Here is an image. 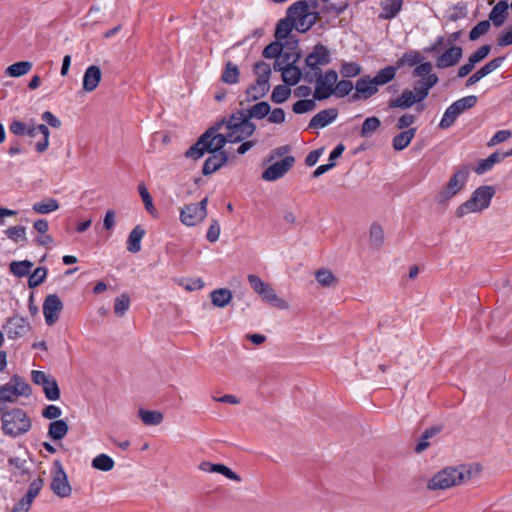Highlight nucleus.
Returning a JSON list of instances; mask_svg holds the SVG:
<instances>
[{
    "label": "nucleus",
    "mask_w": 512,
    "mask_h": 512,
    "mask_svg": "<svg viewBox=\"0 0 512 512\" xmlns=\"http://www.w3.org/2000/svg\"><path fill=\"white\" fill-rule=\"evenodd\" d=\"M480 471L478 464L445 467L430 478L427 488L431 491L449 489L472 479Z\"/></svg>",
    "instance_id": "nucleus-1"
},
{
    "label": "nucleus",
    "mask_w": 512,
    "mask_h": 512,
    "mask_svg": "<svg viewBox=\"0 0 512 512\" xmlns=\"http://www.w3.org/2000/svg\"><path fill=\"white\" fill-rule=\"evenodd\" d=\"M219 124L221 128H224L225 139L228 140V143H240L256 131L255 123L247 118L244 109L237 110L224 118Z\"/></svg>",
    "instance_id": "nucleus-2"
},
{
    "label": "nucleus",
    "mask_w": 512,
    "mask_h": 512,
    "mask_svg": "<svg viewBox=\"0 0 512 512\" xmlns=\"http://www.w3.org/2000/svg\"><path fill=\"white\" fill-rule=\"evenodd\" d=\"M317 6L316 2L310 5L307 1L300 0L288 8V15L293 20L296 31L305 33L316 23L319 16Z\"/></svg>",
    "instance_id": "nucleus-3"
},
{
    "label": "nucleus",
    "mask_w": 512,
    "mask_h": 512,
    "mask_svg": "<svg viewBox=\"0 0 512 512\" xmlns=\"http://www.w3.org/2000/svg\"><path fill=\"white\" fill-rule=\"evenodd\" d=\"M494 195L495 189L493 186L484 185L478 187L471 197L456 209V217L463 218L471 213L482 212L490 206Z\"/></svg>",
    "instance_id": "nucleus-4"
},
{
    "label": "nucleus",
    "mask_w": 512,
    "mask_h": 512,
    "mask_svg": "<svg viewBox=\"0 0 512 512\" xmlns=\"http://www.w3.org/2000/svg\"><path fill=\"white\" fill-rule=\"evenodd\" d=\"M1 424L3 433L11 437L27 433L32 426L30 417L20 408H13L3 412Z\"/></svg>",
    "instance_id": "nucleus-5"
},
{
    "label": "nucleus",
    "mask_w": 512,
    "mask_h": 512,
    "mask_svg": "<svg viewBox=\"0 0 512 512\" xmlns=\"http://www.w3.org/2000/svg\"><path fill=\"white\" fill-rule=\"evenodd\" d=\"M413 77L420 78L416 82L413 91L417 93L418 99L425 100L431 88H433L439 81L438 76L432 73V64L424 62L419 64L413 70Z\"/></svg>",
    "instance_id": "nucleus-6"
},
{
    "label": "nucleus",
    "mask_w": 512,
    "mask_h": 512,
    "mask_svg": "<svg viewBox=\"0 0 512 512\" xmlns=\"http://www.w3.org/2000/svg\"><path fill=\"white\" fill-rule=\"evenodd\" d=\"M247 280L253 291L258 294L264 302L274 305L275 307L282 310L289 308L288 302L278 297L275 290L268 283L264 282L259 276L249 274L247 276Z\"/></svg>",
    "instance_id": "nucleus-7"
},
{
    "label": "nucleus",
    "mask_w": 512,
    "mask_h": 512,
    "mask_svg": "<svg viewBox=\"0 0 512 512\" xmlns=\"http://www.w3.org/2000/svg\"><path fill=\"white\" fill-rule=\"evenodd\" d=\"M30 394V385L17 374L13 375L8 383L0 385V401L2 402L13 403L19 397H28Z\"/></svg>",
    "instance_id": "nucleus-8"
},
{
    "label": "nucleus",
    "mask_w": 512,
    "mask_h": 512,
    "mask_svg": "<svg viewBox=\"0 0 512 512\" xmlns=\"http://www.w3.org/2000/svg\"><path fill=\"white\" fill-rule=\"evenodd\" d=\"M50 474V488L53 493L60 498L70 497L72 494V487L68 480L67 473L65 472L63 465L59 460H55L53 462Z\"/></svg>",
    "instance_id": "nucleus-9"
},
{
    "label": "nucleus",
    "mask_w": 512,
    "mask_h": 512,
    "mask_svg": "<svg viewBox=\"0 0 512 512\" xmlns=\"http://www.w3.org/2000/svg\"><path fill=\"white\" fill-rule=\"evenodd\" d=\"M468 176V167L462 166L457 168L444 189L438 194V201L445 202L456 196L465 187Z\"/></svg>",
    "instance_id": "nucleus-10"
},
{
    "label": "nucleus",
    "mask_w": 512,
    "mask_h": 512,
    "mask_svg": "<svg viewBox=\"0 0 512 512\" xmlns=\"http://www.w3.org/2000/svg\"><path fill=\"white\" fill-rule=\"evenodd\" d=\"M208 198L202 199L199 203L184 205L180 210V221L188 227L200 224L207 216Z\"/></svg>",
    "instance_id": "nucleus-11"
},
{
    "label": "nucleus",
    "mask_w": 512,
    "mask_h": 512,
    "mask_svg": "<svg viewBox=\"0 0 512 512\" xmlns=\"http://www.w3.org/2000/svg\"><path fill=\"white\" fill-rule=\"evenodd\" d=\"M317 76L313 97L316 100L327 99L334 92V87L338 80V74L334 70H328L324 74L319 72Z\"/></svg>",
    "instance_id": "nucleus-12"
},
{
    "label": "nucleus",
    "mask_w": 512,
    "mask_h": 512,
    "mask_svg": "<svg viewBox=\"0 0 512 512\" xmlns=\"http://www.w3.org/2000/svg\"><path fill=\"white\" fill-rule=\"evenodd\" d=\"M2 329L9 339H18L26 335L31 326L26 318L13 315L5 320Z\"/></svg>",
    "instance_id": "nucleus-13"
},
{
    "label": "nucleus",
    "mask_w": 512,
    "mask_h": 512,
    "mask_svg": "<svg viewBox=\"0 0 512 512\" xmlns=\"http://www.w3.org/2000/svg\"><path fill=\"white\" fill-rule=\"evenodd\" d=\"M221 125L217 123L213 127L209 128L200 138L205 139V149L209 153L223 151L222 148L228 142L224 133H219Z\"/></svg>",
    "instance_id": "nucleus-14"
},
{
    "label": "nucleus",
    "mask_w": 512,
    "mask_h": 512,
    "mask_svg": "<svg viewBox=\"0 0 512 512\" xmlns=\"http://www.w3.org/2000/svg\"><path fill=\"white\" fill-rule=\"evenodd\" d=\"M329 61V50L321 44H317L305 59L307 67L315 71V75H318L321 67L327 65Z\"/></svg>",
    "instance_id": "nucleus-15"
},
{
    "label": "nucleus",
    "mask_w": 512,
    "mask_h": 512,
    "mask_svg": "<svg viewBox=\"0 0 512 512\" xmlns=\"http://www.w3.org/2000/svg\"><path fill=\"white\" fill-rule=\"evenodd\" d=\"M63 303L58 295L49 294L43 302V315L48 326L54 325L59 319Z\"/></svg>",
    "instance_id": "nucleus-16"
},
{
    "label": "nucleus",
    "mask_w": 512,
    "mask_h": 512,
    "mask_svg": "<svg viewBox=\"0 0 512 512\" xmlns=\"http://www.w3.org/2000/svg\"><path fill=\"white\" fill-rule=\"evenodd\" d=\"M293 156H287L282 160L270 165L263 173L262 179L265 181H276L283 177L294 165Z\"/></svg>",
    "instance_id": "nucleus-17"
},
{
    "label": "nucleus",
    "mask_w": 512,
    "mask_h": 512,
    "mask_svg": "<svg viewBox=\"0 0 512 512\" xmlns=\"http://www.w3.org/2000/svg\"><path fill=\"white\" fill-rule=\"evenodd\" d=\"M355 90L354 100L368 99L378 92V87L372 77L365 75L356 81Z\"/></svg>",
    "instance_id": "nucleus-18"
},
{
    "label": "nucleus",
    "mask_w": 512,
    "mask_h": 512,
    "mask_svg": "<svg viewBox=\"0 0 512 512\" xmlns=\"http://www.w3.org/2000/svg\"><path fill=\"white\" fill-rule=\"evenodd\" d=\"M463 55V49L459 46H452L436 59L437 68L443 69L456 65Z\"/></svg>",
    "instance_id": "nucleus-19"
},
{
    "label": "nucleus",
    "mask_w": 512,
    "mask_h": 512,
    "mask_svg": "<svg viewBox=\"0 0 512 512\" xmlns=\"http://www.w3.org/2000/svg\"><path fill=\"white\" fill-rule=\"evenodd\" d=\"M419 102H422V100L418 99L417 93L413 90L405 89L400 96L390 99L388 106L389 108L408 109Z\"/></svg>",
    "instance_id": "nucleus-20"
},
{
    "label": "nucleus",
    "mask_w": 512,
    "mask_h": 512,
    "mask_svg": "<svg viewBox=\"0 0 512 512\" xmlns=\"http://www.w3.org/2000/svg\"><path fill=\"white\" fill-rule=\"evenodd\" d=\"M102 78L101 69L96 65L89 66L83 75L82 87L85 92L94 91Z\"/></svg>",
    "instance_id": "nucleus-21"
},
{
    "label": "nucleus",
    "mask_w": 512,
    "mask_h": 512,
    "mask_svg": "<svg viewBox=\"0 0 512 512\" xmlns=\"http://www.w3.org/2000/svg\"><path fill=\"white\" fill-rule=\"evenodd\" d=\"M210 154L211 155L206 159L202 169V173L205 176L214 173L228 161V154L226 151L214 152Z\"/></svg>",
    "instance_id": "nucleus-22"
},
{
    "label": "nucleus",
    "mask_w": 512,
    "mask_h": 512,
    "mask_svg": "<svg viewBox=\"0 0 512 512\" xmlns=\"http://www.w3.org/2000/svg\"><path fill=\"white\" fill-rule=\"evenodd\" d=\"M337 110L334 108L325 109L317 113L309 122L308 128L321 129L332 123L337 118Z\"/></svg>",
    "instance_id": "nucleus-23"
},
{
    "label": "nucleus",
    "mask_w": 512,
    "mask_h": 512,
    "mask_svg": "<svg viewBox=\"0 0 512 512\" xmlns=\"http://www.w3.org/2000/svg\"><path fill=\"white\" fill-rule=\"evenodd\" d=\"M44 480L39 477L34 479L28 488L25 497L19 502V506L22 507L23 512H27L33 500L37 497L41 489L43 488Z\"/></svg>",
    "instance_id": "nucleus-24"
},
{
    "label": "nucleus",
    "mask_w": 512,
    "mask_h": 512,
    "mask_svg": "<svg viewBox=\"0 0 512 512\" xmlns=\"http://www.w3.org/2000/svg\"><path fill=\"white\" fill-rule=\"evenodd\" d=\"M403 0H381L380 7L382 9L379 17L381 19H393L401 11Z\"/></svg>",
    "instance_id": "nucleus-25"
},
{
    "label": "nucleus",
    "mask_w": 512,
    "mask_h": 512,
    "mask_svg": "<svg viewBox=\"0 0 512 512\" xmlns=\"http://www.w3.org/2000/svg\"><path fill=\"white\" fill-rule=\"evenodd\" d=\"M270 112V104L265 101L258 102L248 109H244V114L251 121V119L261 120L268 118Z\"/></svg>",
    "instance_id": "nucleus-26"
},
{
    "label": "nucleus",
    "mask_w": 512,
    "mask_h": 512,
    "mask_svg": "<svg viewBox=\"0 0 512 512\" xmlns=\"http://www.w3.org/2000/svg\"><path fill=\"white\" fill-rule=\"evenodd\" d=\"M144 235L145 230L140 225L135 226L128 236L127 250L131 253L139 252Z\"/></svg>",
    "instance_id": "nucleus-27"
},
{
    "label": "nucleus",
    "mask_w": 512,
    "mask_h": 512,
    "mask_svg": "<svg viewBox=\"0 0 512 512\" xmlns=\"http://www.w3.org/2000/svg\"><path fill=\"white\" fill-rule=\"evenodd\" d=\"M315 279L324 288H335L339 282L333 272L326 268L317 270L315 272Z\"/></svg>",
    "instance_id": "nucleus-28"
},
{
    "label": "nucleus",
    "mask_w": 512,
    "mask_h": 512,
    "mask_svg": "<svg viewBox=\"0 0 512 512\" xmlns=\"http://www.w3.org/2000/svg\"><path fill=\"white\" fill-rule=\"evenodd\" d=\"M415 134H416L415 128H410L406 131H403V132L397 134L392 140L393 148L396 151H402L411 143V141L415 137Z\"/></svg>",
    "instance_id": "nucleus-29"
},
{
    "label": "nucleus",
    "mask_w": 512,
    "mask_h": 512,
    "mask_svg": "<svg viewBox=\"0 0 512 512\" xmlns=\"http://www.w3.org/2000/svg\"><path fill=\"white\" fill-rule=\"evenodd\" d=\"M232 293L229 289L220 288L210 293V298L214 306L224 308L232 300Z\"/></svg>",
    "instance_id": "nucleus-30"
},
{
    "label": "nucleus",
    "mask_w": 512,
    "mask_h": 512,
    "mask_svg": "<svg viewBox=\"0 0 512 512\" xmlns=\"http://www.w3.org/2000/svg\"><path fill=\"white\" fill-rule=\"evenodd\" d=\"M59 202L54 198H44L32 205V210L37 214H49L59 209Z\"/></svg>",
    "instance_id": "nucleus-31"
},
{
    "label": "nucleus",
    "mask_w": 512,
    "mask_h": 512,
    "mask_svg": "<svg viewBox=\"0 0 512 512\" xmlns=\"http://www.w3.org/2000/svg\"><path fill=\"white\" fill-rule=\"evenodd\" d=\"M299 59L298 53H281L274 62L273 68L275 71L282 73L284 69L289 68L295 64Z\"/></svg>",
    "instance_id": "nucleus-32"
},
{
    "label": "nucleus",
    "mask_w": 512,
    "mask_h": 512,
    "mask_svg": "<svg viewBox=\"0 0 512 512\" xmlns=\"http://www.w3.org/2000/svg\"><path fill=\"white\" fill-rule=\"evenodd\" d=\"M68 424L64 420H56L49 424L48 436L53 440H61L68 433Z\"/></svg>",
    "instance_id": "nucleus-33"
},
{
    "label": "nucleus",
    "mask_w": 512,
    "mask_h": 512,
    "mask_svg": "<svg viewBox=\"0 0 512 512\" xmlns=\"http://www.w3.org/2000/svg\"><path fill=\"white\" fill-rule=\"evenodd\" d=\"M397 67L395 66H387L377 72V74L373 77L374 84L379 86H383L390 81H392L397 73Z\"/></svg>",
    "instance_id": "nucleus-34"
},
{
    "label": "nucleus",
    "mask_w": 512,
    "mask_h": 512,
    "mask_svg": "<svg viewBox=\"0 0 512 512\" xmlns=\"http://www.w3.org/2000/svg\"><path fill=\"white\" fill-rule=\"evenodd\" d=\"M293 29H295L294 22L289 17L287 12L286 17L284 19H281L277 24L275 37L278 40L286 39Z\"/></svg>",
    "instance_id": "nucleus-35"
},
{
    "label": "nucleus",
    "mask_w": 512,
    "mask_h": 512,
    "mask_svg": "<svg viewBox=\"0 0 512 512\" xmlns=\"http://www.w3.org/2000/svg\"><path fill=\"white\" fill-rule=\"evenodd\" d=\"M508 155L499 154L497 152L492 153L488 158L482 160L475 169V172L479 175L486 173L489 171L496 163L502 161Z\"/></svg>",
    "instance_id": "nucleus-36"
},
{
    "label": "nucleus",
    "mask_w": 512,
    "mask_h": 512,
    "mask_svg": "<svg viewBox=\"0 0 512 512\" xmlns=\"http://www.w3.org/2000/svg\"><path fill=\"white\" fill-rule=\"evenodd\" d=\"M33 67L30 61H19L6 68V74L10 77H21L31 71Z\"/></svg>",
    "instance_id": "nucleus-37"
},
{
    "label": "nucleus",
    "mask_w": 512,
    "mask_h": 512,
    "mask_svg": "<svg viewBox=\"0 0 512 512\" xmlns=\"http://www.w3.org/2000/svg\"><path fill=\"white\" fill-rule=\"evenodd\" d=\"M91 466L96 470L108 472L114 468L115 462L109 455L102 453L93 458Z\"/></svg>",
    "instance_id": "nucleus-38"
},
{
    "label": "nucleus",
    "mask_w": 512,
    "mask_h": 512,
    "mask_svg": "<svg viewBox=\"0 0 512 512\" xmlns=\"http://www.w3.org/2000/svg\"><path fill=\"white\" fill-rule=\"evenodd\" d=\"M138 416L145 425L154 426L163 422V414L159 411H148L139 409Z\"/></svg>",
    "instance_id": "nucleus-39"
},
{
    "label": "nucleus",
    "mask_w": 512,
    "mask_h": 512,
    "mask_svg": "<svg viewBox=\"0 0 512 512\" xmlns=\"http://www.w3.org/2000/svg\"><path fill=\"white\" fill-rule=\"evenodd\" d=\"M283 82L288 86L296 85L302 76V72L300 68H298L295 64L291 65L289 68L284 69L281 73Z\"/></svg>",
    "instance_id": "nucleus-40"
},
{
    "label": "nucleus",
    "mask_w": 512,
    "mask_h": 512,
    "mask_svg": "<svg viewBox=\"0 0 512 512\" xmlns=\"http://www.w3.org/2000/svg\"><path fill=\"white\" fill-rule=\"evenodd\" d=\"M507 8L508 4L505 1H500L493 7L490 12L489 19L495 26L499 27L504 23Z\"/></svg>",
    "instance_id": "nucleus-41"
},
{
    "label": "nucleus",
    "mask_w": 512,
    "mask_h": 512,
    "mask_svg": "<svg viewBox=\"0 0 512 512\" xmlns=\"http://www.w3.org/2000/svg\"><path fill=\"white\" fill-rule=\"evenodd\" d=\"M4 234L8 239L13 241L14 243L27 242L26 228L24 226L17 225L9 227L4 231Z\"/></svg>",
    "instance_id": "nucleus-42"
},
{
    "label": "nucleus",
    "mask_w": 512,
    "mask_h": 512,
    "mask_svg": "<svg viewBox=\"0 0 512 512\" xmlns=\"http://www.w3.org/2000/svg\"><path fill=\"white\" fill-rule=\"evenodd\" d=\"M239 76L240 72L238 67L235 64L228 62L222 73L221 79L224 83L233 85L239 82Z\"/></svg>",
    "instance_id": "nucleus-43"
},
{
    "label": "nucleus",
    "mask_w": 512,
    "mask_h": 512,
    "mask_svg": "<svg viewBox=\"0 0 512 512\" xmlns=\"http://www.w3.org/2000/svg\"><path fill=\"white\" fill-rule=\"evenodd\" d=\"M370 244L375 248H380L384 243V231L381 225L373 223L369 230Z\"/></svg>",
    "instance_id": "nucleus-44"
},
{
    "label": "nucleus",
    "mask_w": 512,
    "mask_h": 512,
    "mask_svg": "<svg viewBox=\"0 0 512 512\" xmlns=\"http://www.w3.org/2000/svg\"><path fill=\"white\" fill-rule=\"evenodd\" d=\"M381 121L379 118L372 116L367 119L362 124V128L360 131L361 137L368 138L371 137L376 130L380 127Z\"/></svg>",
    "instance_id": "nucleus-45"
},
{
    "label": "nucleus",
    "mask_w": 512,
    "mask_h": 512,
    "mask_svg": "<svg viewBox=\"0 0 512 512\" xmlns=\"http://www.w3.org/2000/svg\"><path fill=\"white\" fill-rule=\"evenodd\" d=\"M476 103H477V97L474 95H470V96L463 97V98L453 102L451 104V107H453V109L456 111V113L461 115L466 110L473 108L476 105Z\"/></svg>",
    "instance_id": "nucleus-46"
},
{
    "label": "nucleus",
    "mask_w": 512,
    "mask_h": 512,
    "mask_svg": "<svg viewBox=\"0 0 512 512\" xmlns=\"http://www.w3.org/2000/svg\"><path fill=\"white\" fill-rule=\"evenodd\" d=\"M291 89L285 85H277L271 93V101L275 104H282L289 99Z\"/></svg>",
    "instance_id": "nucleus-47"
},
{
    "label": "nucleus",
    "mask_w": 512,
    "mask_h": 512,
    "mask_svg": "<svg viewBox=\"0 0 512 512\" xmlns=\"http://www.w3.org/2000/svg\"><path fill=\"white\" fill-rule=\"evenodd\" d=\"M46 398L50 401H55L60 398V390L55 378L51 377L42 386Z\"/></svg>",
    "instance_id": "nucleus-48"
},
{
    "label": "nucleus",
    "mask_w": 512,
    "mask_h": 512,
    "mask_svg": "<svg viewBox=\"0 0 512 512\" xmlns=\"http://www.w3.org/2000/svg\"><path fill=\"white\" fill-rule=\"evenodd\" d=\"M32 266L33 263L28 260L14 261L10 264V271L15 276L23 277L29 273Z\"/></svg>",
    "instance_id": "nucleus-49"
},
{
    "label": "nucleus",
    "mask_w": 512,
    "mask_h": 512,
    "mask_svg": "<svg viewBox=\"0 0 512 512\" xmlns=\"http://www.w3.org/2000/svg\"><path fill=\"white\" fill-rule=\"evenodd\" d=\"M205 139L206 138H199L198 141L185 152V156L194 160L201 158L207 152L204 144Z\"/></svg>",
    "instance_id": "nucleus-50"
},
{
    "label": "nucleus",
    "mask_w": 512,
    "mask_h": 512,
    "mask_svg": "<svg viewBox=\"0 0 512 512\" xmlns=\"http://www.w3.org/2000/svg\"><path fill=\"white\" fill-rule=\"evenodd\" d=\"M422 56L418 51H410L405 53L398 61L397 68H400L403 65L415 66L417 64H421Z\"/></svg>",
    "instance_id": "nucleus-51"
},
{
    "label": "nucleus",
    "mask_w": 512,
    "mask_h": 512,
    "mask_svg": "<svg viewBox=\"0 0 512 512\" xmlns=\"http://www.w3.org/2000/svg\"><path fill=\"white\" fill-rule=\"evenodd\" d=\"M316 99H302L295 102L292 106V110L295 114H303L313 111L316 108Z\"/></svg>",
    "instance_id": "nucleus-52"
},
{
    "label": "nucleus",
    "mask_w": 512,
    "mask_h": 512,
    "mask_svg": "<svg viewBox=\"0 0 512 512\" xmlns=\"http://www.w3.org/2000/svg\"><path fill=\"white\" fill-rule=\"evenodd\" d=\"M138 191H139V194L141 196V199L145 205V209L151 214V215H156L157 213V210L153 204V199L150 195V193L148 192V189L146 188V186L144 184H140L138 186Z\"/></svg>",
    "instance_id": "nucleus-53"
},
{
    "label": "nucleus",
    "mask_w": 512,
    "mask_h": 512,
    "mask_svg": "<svg viewBox=\"0 0 512 512\" xmlns=\"http://www.w3.org/2000/svg\"><path fill=\"white\" fill-rule=\"evenodd\" d=\"M130 307V298L126 293L116 297L114 302V312L117 316H123Z\"/></svg>",
    "instance_id": "nucleus-54"
},
{
    "label": "nucleus",
    "mask_w": 512,
    "mask_h": 512,
    "mask_svg": "<svg viewBox=\"0 0 512 512\" xmlns=\"http://www.w3.org/2000/svg\"><path fill=\"white\" fill-rule=\"evenodd\" d=\"M47 277V269L44 267H38L34 270V272L29 276L28 286L30 288H35L42 284Z\"/></svg>",
    "instance_id": "nucleus-55"
},
{
    "label": "nucleus",
    "mask_w": 512,
    "mask_h": 512,
    "mask_svg": "<svg viewBox=\"0 0 512 512\" xmlns=\"http://www.w3.org/2000/svg\"><path fill=\"white\" fill-rule=\"evenodd\" d=\"M267 93V89H264L261 85H257L256 83L251 84L245 91L247 101L259 100Z\"/></svg>",
    "instance_id": "nucleus-56"
},
{
    "label": "nucleus",
    "mask_w": 512,
    "mask_h": 512,
    "mask_svg": "<svg viewBox=\"0 0 512 512\" xmlns=\"http://www.w3.org/2000/svg\"><path fill=\"white\" fill-rule=\"evenodd\" d=\"M460 115L451 107V105L445 110L443 117L439 123L441 129L450 128Z\"/></svg>",
    "instance_id": "nucleus-57"
},
{
    "label": "nucleus",
    "mask_w": 512,
    "mask_h": 512,
    "mask_svg": "<svg viewBox=\"0 0 512 512\" xmlns=\"http://www.w3.org/2000/svg\"><path fill=\"white\" fill-rule=\"evenodd\" d=\"M491 27L489 20L480 21L469 33V39L471 41H475L479 39L482 35L486 34Z\"/></svg>",
    "instance_id": "nucleus-58"
},
{
    "label": "nucleus",
    "mask_w": 512,
    "mask_h": 512,
    "mask_svg": "<svg viewBox=\"0 0 512 512\" xmlns=\"http://www.w3.org/2000/svg\"><path fill=\"white\" fill-rule=\"evenodd\" d=\"M39 132L42 134L43 138L42 140L38 141L35 145V149L38 153H43L47 150L49 146V129L46 125L40 124L39 125Z\"/></svg>",
    "instance_id": "nucleus-59"
},
{
    "label": "nucleus",
    "mask_w": 512,
    "mask_h": 512,
    "mask_svg": "<svg viewBox=\"0 0 512 512\" xmlns=\"http://www.w3.org/2000/svg\"><path fill=\"white\" fill-rule=\"evenodd\" d=\"M340 72L344 77H355L361 73V66L355 62L343 63Z\"/></svg>",
    "instance_id": "nucleus-60"
},
{
    "label": "nucleus",
    "mask_w": 512,
    "mask_h": 512,
    "mask_svg": "<svg viewBox=\"0 0 512 512\" xmlns=\"http://www.w3.org/2000/svg\"><path fill=\"white\" fill-rule=\"evenodd\" d=\"M353 89V84L349 80H341L339 82H336L334 87V92L338 97H344L348 95Z\"/></svg>",
    "instance_id": "nucleus-61"
},
{
    "label": "nucleus",
    "mask_w": 512,
    "mask_h": 512,
    "mask_svg": "<svg viewBox=\"0 0 512 512\" xmlns=\"http://www.w3.org/2000/svg\"><path fill=\"white\" fill-rule=\"evenodd\" d=\"M286 120L285 111L282 108H270L267 121L271 124H283Z\"/></svg>",
    "instance_id": "nucleus-62"
},
{
    "label": "nucleus",
    "mask_w": 512,
    "mask_h": 512,
    "mask_svg": "<svg viewBox=\"0 0 512 512\" xmlns=\"http://www.w3.org/2000/svg\"><path fill=\"white\" fill-rule=\"evenodd\" d=\"M281 53H283L282 46L277 42H273L264 48L262 55L267 59H276Z\"/></svg>",
    "instance_id": "nucleus-63"
},
{
    "label": "nucleus",
    "mask_w": 512,
    "mask_h": 512,
    "mask_svg": "<svg viewBox=\"0 0 512 512\" xmlns=\"http://www.w3.org/2000/svg\"><path fill=\"white\" fill-rule=\"evenodd\" d=\"M220 225L217 220H212L206 234V238L209 242L214 243L218 241L220 237Z\"/></svg>",
    "instance_id": "nucleus-64"
}]
</instances>
